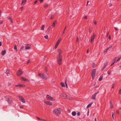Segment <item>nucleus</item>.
<instances>
[{"label":"nucleus","mask_w":121,"mask_h":121,"mask_svg":"<svg viewBox=\"0 0 121 121\" xmlns=\"http://www.w3.org/2000/svg\"><path fill=\"white\" fill-rule=\"evenodd\" d=\"M61 111V109L60 108H56L54 109L53 111V112L56 115L58 116L60 114Z\"/></svg>","instance_id":"f257e3e1"},{"label":"nucleus","mask_w":121,"mask_h":121,"mask_svg":"<svg viewBox=\"0 0 121 121\" xmlns=\"http://www.w3.org/2000/svg\"><path fill=\"white\" fill-rule=\"evenodd\" d=\"M38 76H39L40 78H42L44 79H46L48 78L47 75L44 74H43L42 75L40 73H39Z\"/></svg>","instance_id":"f03ea898"},{"label":"nucleus","mask_w":121,"mask_h":121,"mask_svg":"<svg viewBox=\"0 0 121 121\" xmlns=\"http://www.w3.org/2000/svg\"><path fill=\"white\" fill-rule=\"evenodd\" d=\"M96 71V69H93L92 71L91 75L92 78L93 79H94L95 77Z\"/></svg>","instance_id":"7ed1b4c3"},{"label":"nucleus","mask_w":121,"mask_h":121,"mask_svg":"<svg viewBox=\"0 0 121 121\" xmlns=\"http://www.w3.org/2000/svg\"><path fill=\"white\" fill-rule=\"evenodd\" d=\"M5 98L6 99L5 100L6 101H7L9 104H10L12 103V100L10 99L8 96H5Z\"/></svg>","instance_id":"20e7f679"},{"label":"nucleus","mask_w":121,"mask_h":121,"mask_svg":"<svg viewBox=\"0 0 121 121\" xmlns=\"http://www.w3.org/2000/svg\"><path fill=\"white\" fill-rule=\"evenodd\" d=\"M57 59L58 64L59 65H60L62 60V56H60V57H58Z\"/></svg>","instance_id":"39448f33"},{"label":"nucleus","mask_w":121,"mask_h":121,"mask_svg":"<svg viewBox=\"0 0 121 121\" xmlns=\"http://www.w3.org/2000/svg\"><path fill=\"white\" fill-rule=\"evenodd\" d=\"M23 73V72L22 70L20 69L17 72V76H19L21 75Z\"/></svg>","instance_id":"423d86ee"},{"label":"nucleus","mask_w":121,"mask_h":121,"mask_svg":"<svg viewBox=\"0 0 121 121\" xmlns=\"http://www.w3.org/2000/svg\"><path fill=\"white\" fill-rule=\"evenodd\" d=\"M46 97L48 100L52 101H53L54 100L53 97L49 95H47L46 96Z\"/></svg>","instance_id":"0eeeda50"},{"label":"nucleus","mask_w":121,"mask_h":121,"mask_svg":"<svg viewBox=\"0 0 121 121\" xmlns=\"http://www.w3.org/2000/svg\"><path fill=\"white\" fill-rule=\"evenodd\" d=\"M19 99L22 102L24 103H25L26 102L24 98H23L22 96H19Z\"/></svg>","instance_id":"6e6552de"},{"label":"nucleus","mask_w":121,"mask_h":121,"mask_svg":"<svg viewBox=\"0 0 121 121\" xmlns=\"http://www.w3.org/2000/svg\"><path fill=\"white\" fill-rule=\"evenodd\" d=\"M95 35L94 34H93V35L91 36V39L90 42L91 43H92L93 41H94L95 37Z\"/></svg>","instance_id":"1a4fd4ad"},{"label":"nucleus","mask_w":121,"mask_h":121,"mask_svg":"<svg viewBox=\"0 0 121 121\" xmlns=\"http://www.w3.org/2000/svg\"><path fill=\"white\" fill-rule=\"evenodd\" d=\"M99 92H98L95 93L94 94H93L92 96V99L95 100L96 99V96L97 94Z\"/></svg>","instance_id":"9d476101"},{"label":"nucleus","mask_w":121,"mask_h":121,"mask_svg":"<svg viewBox=\"0 0 121 121\" xmlns=\"http://www.w3.org/2000/svg\"><path fill=\"white\" fill-rule=\"evenodd\" d=\"M108 61H106V62L104 63V66L102 68V70H103L104 68L106 67L108 64Z\"/></svg>","instance_id":"9b49d317"},{"label":"nucleus","mask_w":121,"mask_h":121,"mask_svg":"<svg viewBox=\"0 0 121 121\" xmlns=\"http://www.w3.org/2000/svg\"><path fill=\"white\" fill-rule=\"evenodd\" d=\"M67 95L65 94H61L60 95L61 98L63 99L66 98Z\"/></svg>","instance_id":"f8f14e48"},{"label":"nucleus","mask_w":121,"mask_h":121,"mask_svg":"<svg viewBox=\"0 0 121 121\" xmlns=\"http://www.w3.org/2000/svg\"><path fill=\"white\" fill-rule=\"evenodd\" d=\"M58 57H60V56H62L60 54L62 53V51L60 49H58Z\"/></svg>","instance_id":"ddd939ff"},{"label":"nucleus","mask_w":121,"mask_h":121,"mask_svg":"<svg viewBox=\"0 0 121 121\" xmlns=\"http://www.w3.org/2000/svg\"><path fill=\"white\" fill-rule=\"evenodd\" d=\"M44 103L48 105H52V103L49 101H45Z\"/></svg>","instance_id":"4468645a"},{"label":"nucleus","mask_w":121,"mask_h":121,"mask_svg":"<svg viewBox=\"0 0 121 121\" xmlns=\"http://www.w3.org/2000/svg\"><path fill=\"white\" fill-rule=\"evenodd\" d=\"M15 86L16 87H24L25 86L23 84H18L17 85H16Z\"/></svg>","instance_id":"2eb2a0df"},{"label":"nucleus","mask_w":121,"mask_h":121,"mask_svg":"<svg viewBox=\"0 0 121 121\" xmlns=\"http://www.w3.org/2000/svg\"><path fill=\"white\" fill-rule=\"evenodd\" d=\"M26 48L25 49L26 50L27 49H30L31 48L30 45H27L25 47Z\"/></svg>","instance_id":"dca6fc26"},{"label":"nucleus","mask_w":121,"mask_h":121,"mask_svg":"<svg viewBox=\"0 0 121 121\" xmlns=\"http://www.w3.org/2000/svg\"><path fill=\"white\" fill-rule=\"evenodd\" d=\"M66 99H67L71 100L73 99L72 97V96H68L67 95Z\"/></svg>","instance_id":"f3484780"},{"label":"nucleus","mask_w":121,"mask_h":121,"mask_svg":"<svg viewBox=\"0 0 121 121\" xmlns=\"http://www.w3.org/2000/svg\"><path fill=\"white\" fill-rule=\"evenodd\" d=\"M6 51L5 50L2 51L1 54L3 56H4L6 53Z\"/></svg>","instance_id":"a211bd4d"},{"label":"nucleus","mask_w":121,"mask_h":121,"mask_svg":"<svg viewBox=\"0 0 121 121\" xmlns=\"http://www.w3.org/2000/svg\"><path fill=\"white\" fill-rule=\"evenodd\" d=\"M21 78L24 81L27 82L28 81V79H27L23 77H22Z\"/></svg>","instance_id":"6ab92c4d"},{"label":"nucleus","mask_w":121,"mask_h":121,"mask_svg":"<svg viewBox=\"0 0 121 121\" xmlns=\"http://www.w3.org/2000/svg\"><path fill=\"white\" fill-rule=\"evenodd\" d=\"M93 103V102H91L88 105L87 107V108H88L91 106L92 105V104Z\"/></svg>","instance_id":"aec40b11"},{"label":"nucleus","mask_w":121,"mask_h":121,"mask_svg":"<svg viewBox=\"0 0 121 121\" xmlns=\"http://www.w3.org/2000/svg\"><path fill=\"white\" fill-rule=\"evenodd\" d=\"M57 23V21H55L52 24V26H53V27H54L55 26V24L56 23Z\"/></svg>","instance_id":"412c9836"},{"label":"nucleus","mask_w":121,"mask_h":121,"mask_svg":"<svg viewBox=\"0 0 121 121\" xmlns=\"http://www.w3.org/2000/svg\"><path fill=\"white\" fill-rule=\"evenodd\" d=\"M76 113L75 111H73L72 112V115L73 116H75L76 115Z\"/></svg>","instance_id":"4be33fe9"},{"label":"nucleus","mask_w":121,"mask_h":121,"mask_svg":"<svg viewBox=\"0 0 121 121\" xmlns=\"http://www.w3.org/2000/svg\"><path fill=\"white\" fill-rule=\"evenodd\" d=\"M49 5L48 4H44V8H47L48 7Z\"/></svg>","instance_id":"5701e85b"},{"label":"nucleus","mask_w":121,"mask_h":121,"mask_svg":"<svg viewBox=\"0 0 121 121\" xmlns=\"http://www.w3.org/2000/svg\"><path fill=\"white\" fill-rule=\"evenodd\" d=\"M26 0H23L22 1V5L23 4H24L26 3Z\"/></svg>","instance_id":"b1692460"},{"label":"nucleus","mask_w":121,"mask_h":121,"mask_svg":"<svg viewBox=\"0 0 121 121\" xmlns=\"http://www.w3.org/2000/svg\"><path fill=\"white\" fill-rule=\"evenodd\" d=\"M60 85H61L63 87H64L65 86L64 84V83L62 82L60 83Z\"/></svg>","instance_id":"393cba45"},{"label":"nucleus","mask_w":121,"mask_h":121,"mask_svg":"<svg viewBox=\"0 0 121 121\" xmlns=\"http://www.w3.org/2000/svg\"><path fill=\"white\" fill-rule=\"evenodd\" d=\"M7 18L8 19H9V20H10V21H11V22L12 23H13V22H12V18L11 17H7Z\"/></svg>","instance_id":"a878e982"},{"label":"nucleus","mask_w":121,"mask_h":121,"mask_svg":"<svg viewBox=\"0 0 121 121\" xmlns=\"http://www.w3.org/2000/svg\"><path fill=\"white\" fill-rule=\"evenodd\" d=\"M110 107L111 108H113V106L112 104L111 101L110 102Z\"/></svg>","instance_id":"bb28decb"},{"label":"nucleus","mask_w":121,"mask_h":121,"mask_svg":"<svg viewBox=\"0 0 121 121\" xmlns=\"http://www.w3.org/2000/svg\"><path fill=\"white\" fill-rule=\"evenodd\" d=\"M45 27V26L44 25H43L42 26V27L41 28V30H44V28Z\"/></svg>","instance_id":"cd10ccee"},{"label":"nucleus","mask_w":121,"mask_h":121,"mask_svg":"<svg viewBox=\"0 0 121 121\" xmlns=\"http://www.w3.org/2000/svg\"><path fill=\"white\" fill-rule=\"evenodd\" d=\"M67 79H66L65 80V83L66 87L67 88L68 87V86L67 85Z\"/></svg>","instance_id":"c85d7f7f"},{"label":"nucleus","mask_w":121,"mask_h":121,"mask_svg":"<svg viewBox=\"0 0 121 121\" xmlns=\"http://www.w3.org/2000/svg\"><path fill=\"white\" fill-rule=\"evenodd\" d=\"M24 46L23 45L20 48V51L22 50V49L24 48Z\"/></svg>","instance_id":"c756f323"},{"label":"nucleus","mask_w":121,"mask_h":121,"mask_svg":"<svg viewBox=\"0 0 121 121\" xmlns=\"http://www.w3.org/2000/svg\"><path fill=\"white\" fill-rule=\"evenodd\" d=\"M6 73L7 74H9V71L8 69H7L6 71Z\"/></svg>","instance_id":"7c9ffc66"},{"label":"nucleus","mask_w":121,"mask_h":121,"mask_svg":"<svg viewBox=\"0 0 121 121\" xmlns=\"http://www.w3.org/2000/svg\"><path fill=\"white\" fill-rule=\"evenodd\" d=\"M112 46H111L107 48L106 49V50H107L108 51L109 50V49L110 48H112Z\"/></svg>","instance_id":"2f4dec72"},{"label":"nucleus","mask_w":121,"mask_h":121,"mask_svg":"<svg viewBox=\"0 0 121 121\" xmlns=\"http://www.w3.org/2000/svg\"><path fill=\"white\" fill-rule=\"evenodd\" d=\"M44 38L47 39H48V35H46L44 36Z\"/></svg>","instance_id":"473e14b6"},{"label":"nucleus","mask_w":121,"mask_h":121,"mask_svg":"<svg viewBox=\"0 0 121 121\" xmlns=\"http://www.w3.org/2000/svg\"><path fill=\"white\" fill-rule=\"evenodd\" d=\"M14 49L16 50V51H17V46L16 45H15L14 48Z\"/></svg>","instance_id":"72a5a7b5"},{"label":"nucleus","mask_w":121,"mask_h":121,"mask_svg":"<svg viewBox=\"0 0 121 121\" xmlns=\"http://www.w3.org/2000/svg\"><path fill=\"white\" fill-rule=\"evenodd\" d=\"M121 57L119 58H118V59L117 60H116V63L117 62H118L121 59Z\"/></svg>","instance_id":"f704fd0d"},{"label":"nucleus","mask_w":121,"mask_h":121,"mask_svg":"<svg viewBox=\"0 0 121 121\" xmlns=\"http://www.w3.org/2000/svg\"><path fill=\"white\" fill-rule=\"evenodd\" d=\"M62 39L61 38H60L58 39L57 41H59V42H60V41Z\"/></svg>","instance_id":"c9c22d12"},{"label":"nucleus","mask_w":121,"mask_h":121,"mask_svg":"<svg viewBox=\"0 0 121 121\" xmlns=\"http://www.w3.org/2000/svg\"><path fill=\"white\" fill-rule=\"evenodd\" d=\"M117 59V58H114V59H113L114 62H114V63H115V61H116Z\"/></svg>","instance_id":"e433bc0d"},{"label":"nucleus","mask_w":121,"mask_h":121,"mask_svg":"<svg viewBox=\"0 0 121 121\" xmlns=\"http://www.w3.org/2000/svg\"><path fill=\"white\" fill-rule=\"evenodd\" d=\"M102 79H103V77H101L100 78H99V79L98 81H101L102 80Z\"/></svg>","instance_id":"4c0bfd02"},{"label":"nucleus","mask_w":121,"mask_h":121,"mask_svg":"<svg viewBox=\"0 0 121 121\" xmlns=\"http://www.w3.org/2000/svg\"><path fill=\"white\" fill-rule=\"evenodd\" d=\"M108 51L106 49L104 51V53L105 54H106L107 52Z\"/></svg>","instance_id":"58836bf2"},{"label":"nucleus","mask_w":121,"mask_h":121,"mask_svg":"<svg viewBox=\"0 0 121 121\" xmlns=\"http://www.w3.org/2000/svg\"><path fill=\"white\" fill-rule=\"evenodd\" d=\"M50 27H49L47 30H46L47 32H49L50 30Z\"/></svg>","instance_id":"ea45409f"},{"label":"nucleus","mask_w":121,"mask_h":121,"mask_svg":"<svg viewBox=\"0 0 121 121\" xmlns=\"http://www.w3.org/2000/svg\"><path fill=\"white\" fill-rule=\"evenodd\" d=\"M77 115L79 116L80 115V112H78L77 113Z\"/></svg>","instance_id":"a19ab883"},{"label":"nucleus","mask_w":121,"mask_h":121,"mask_svg":"<svg viewBox=\"0 0 121 121\" xmlns=\"http://www.w3.org/2000/svg\"><path fill=\"white\" fill-rule=\"evenodd\" d=\"M59 43H60V42H59V41H57L56 43V45H58L59 44Z\"/></svg>","instance_id":"79ce46f5"},{"label":"nucleus","mask_w":121,"mask_h":121,"mask_svg":"<svg viewBox=\"0 0 121 121\" xmlns=\"http://www.w3.org/2000/svg\"><path fill=\"white\" fill-rule=\"evenodd\" d=\"M38 0H36L34 2V4H36Z\"/></svg>","instance_id":"37998d69"},{"label":"nucleus","mask_w":121,"mask_h":121,"mask_svg":"<svg viewBox=\"0 0 121 121\" xmlns=\"http://www.w3.org/2000/svg\"><path fill=\"white\" fill-rule=\"evenodd\" d=\"M114 86V84H113L112 85V88H113Z\"/></svg>","instance_id":"c03bdc74"},{"label":"nucleus","mask_w":121,"mask_h":121,"mask_svg":"<svg viewBox=\"0 0 121 121\" xmlns=\"http://www.w3.org/2000/svg\"><path fill=\"white\" fill-rule=\"evenodd\" d=\"M36 118L37 119H38L39 120H42V119L40 118H39V117H36Z\"/></svg>","instance_id":"a18cd8bd"},{"label":"nucleus","mask_w":121,"mask_h":121,"mask_svg":"<svg viewBox=\"0 0 121 121\" xmlns=\"http://www.w3.org/2000/svg\"><path fill=\"white\" fill-rule=\"evenodd\" d=\"M30 62V60H28V61L27 62V64H28Z\"/></svg>","instance_id":"49530a36"},{"label":"nucleus","mask_w":121,"mask_h":121,"mask_svg":"<svg viewBox=\"0 0 121 121\" xmlns=\"http://www.w3.org/2000/svg\"><path fill=\"white\" fill-rule=\"evenodd\" d=\"M89 32L90 33L91 32V29L89 28Z\"/></svg>","instance_id":"de8ad7c7"},{"label":"nucleus","mask_w":121,"mask_h":121,"mask_svg":"<svg viewBox=\"0 0 121 121\" xmlns=\"http://www.w3.org/2000/svg\"><path fill=\"white\" fill-rule=\"evenodd\" d=\"M94 23L95 25H96L97 23L95 21H94Z\"/></svg>","instance_id":"09e8293b"},{"label":"nucleus","mask_w":121,"mask_h":121,"mask_svg":"<svg viewBox=\"0 0 121 121\" xmlns=\"http://www.w3.org/2000/svg\"><path fill=\"white\" fill-rule=\"evenodd\" d=\"M3 22H4V21H1L0 23V25L1 24H2L3 23Z\"/></svg>","instance_id":"8fccbe9b"},{"label":"nucleus","mask_w":121,"mask_h":121,"mask_svg":"<svg viewBox=\"0 0 121 121\" xmlns=\"http://www.w3.org/2000/svg\"><path fill=\"white\" fill-rule=\"evenodd\" d=\"M109 34V32H107V36H108V35Z\"/></svg>","instance_id":"3c124183"},{"label":"nucleus","mask_w":121,"mask_h":121,"mask_svg":"<svg viewBox=\"0 0 121 121\" xmlns=\"http://www.w3.org/2000/svg\"><path fill=\"white\" fill-rule=\"evenodd\" d=\"M108 75H109L111 74V72H108Z\"/></svg>","instance_id":"603ef678"},{"label":"nucleus","mask_w":121,"mask_h":121,"mask_svg":"<svg viewBox=\"0 0 121 121\" xmlns=\"http://www.w3.org/2000/svg\"><path fill=\"white\" fill-rule=\"evenodd\" d=\"M108 38L109 40H110L111 39V37L110 35H109L108 37Z\"/></svg>","instance_id":"864d4df0"},{"label":"nucleus","mask_w":121,"mask_h":121,"mask_svg":"<svg viewBox=\"0 0 121 121\" xmlns=\"http://www.w3.org/2000/svg\"><path fill=\"white\" fill-rule=\"evenodd\" d=\"M79 41L78 38V37H77L76 40V41L77 42H78Z\"/></svg>","instance_id":"5fc2aeb1"},{"label":"nucleus","mask_w":121,"mask_h":121,"mask_svg":"<svg viewBox=\"0 0 121 121\" xmlns=\"http://www.w3.org/2000/svg\"><path fill=\"white\" fill-rule=\"evenodd\" d=\"M112 117L113 119H114V114L113 113H112Z\"/></svg>","instance_id":"6e6d98bb"},{"label":"nucleus","mask_w":121,"mask_h":121,"mask_svg":"<svg viewBox=\"0 0 121 121\" xmlns=\"http://www.w3.org/2000/svg\"><path fill=\"white\" fill-rule=\"evenodd\" d=\"M53 17H54V16H52L51 17V19H52L53 18Z\"/></svg>","instance_id":"4d7b16f0"},{"label":"nucleus","mask_w":121,"mask_h":121,"mask_svg":"<svg viewBox=\"0 0 121 121\" xmlns=\"http://www.w3.org/2000/svg\"><path fill=\"white\" fill-rule=\"evenodd\" d=\"M119 93L120 94H121V89L119 91Z\"/></svg>","instance_id":"13d9d810"},{"label":"nucleus","mask_w":121,"mask_h":121,"mask_svg":"<svg viewBox=\"0 0 121 121\" xmlns=\"http://www.w3.org/2000/svg\"><path fill=\"white\" fill-rule=\"evenodd\" d=\"M83 18L84 19H86L87 18V17L86 16H85Z\"/></svg>","instance_id":"bf43d9fd"},{"label":"nucleus","mask_w":121,"mask_h":121,"mask_svg":"<svg viewBox=\"0 0 121 121\" xmlns=\"http://www.w3.org/2000/svg\"><path fill=\"white\" fill-rule=\"evenodd\" d=\"M115 30H118V28L117 27H115Z\"/></svg>","instance_id":"052dcab7"},{"label":"nucleus","mask_w":121,"mask_h":121,"mask_svg":"<svg viewBox=\"0 0 121 121\" xmlns=\"http://www.w3.org/2000/svg\"><path fill=\"white\" fill-rule=\"evenodd\" d=\"M43 1V0H39V1L40 2L42 3Z\"/></svg>","instance_id":"680f3d73"},{"label":"nucleus","mask_w":121,"mask_h":121,"mask_svg":"<svg viewBox=\"0 0 121 121\" xmlns=\"http://www.w3.org/2000/svg\"><path fill=\"white\" fill-rule=\"evenodd\" d=\"M112 5V4L111 3H110L109 4V6L110 7Z\"/></svg>","instance_id":"e2e57ef3"},{"label":"nucleus","mask_w":121,"mask_h":121,"mask_svg":"<svg viewBox=\"0 0 121 121\" xmlns=\"http://www.w3.org/2000/svg\"><path fill=\"white\" fill-rule=\"evenodd\" d=\"M57 46H58V45H55V48H57Z\"/></svg>","instance_id":"0e129e2a"},{"label":"nucleus","mask_w":121,"mask_h":121,"mask_svg":"<svg viewBox=\"0 0 121 121\" xmlns=\"http://www.w3.org/2000/svg\"><path fill=\"white\" fill-rule=\"evenodd\" d=\"M114 62H113V63H112V64H111V65L110 66H112V65H114Z\"/></svg>","instance_id":"69168bd1"},{"label":"nucleus","mask_w":121,"mask_h":121,"mask_svg":"<svg viewBox=\"0 0 121 121\" xmlns=\"http://www.w3.org/2000/svg\"><path fill=\"white\" fill-rule=\"evenodd\" d=\"M116 112L117 114H119V112L118 111H117Z\"/></svg>","instance_id":"338daca9"},{"label":"nucleus","mask_w":121,"mask_h":121,"mask_svg":"<svg viewBox=\"0 0 121 121\" xmlns=\"http://www.w3.org/2000/svg\"><path fill=\"white\" fill-rule=\"evenodd\" d=\"M8 84H9V85H11V83L10 82H9L8 83Z\"/></svg>","instance_id":"774afa93"}]
</instances>
